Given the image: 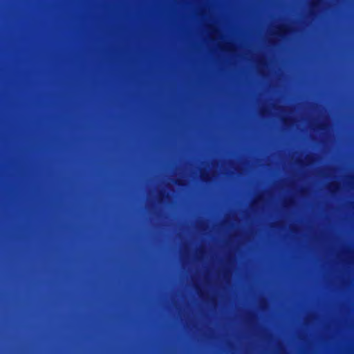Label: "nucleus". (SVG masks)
I'll return each instance as SVG.
<instances>
[{"instance_id": "obj_1", "label": "nucleus", "mask_w": 354, "mask_h": 354, "mask_svg": "<svg viewBox=\"0 0 354 354\" xmlns=\"http://www.w3.org/2000/svg\"><path fill=\"white\" fill-rule=\"evenodd\" d=\"M290 27L287 25H281L277 27V30L273 32V35L281 38L285 37L290 32Z\"/></svg>"}, {"instance_id": "obj_2", "label": "nucleus", "mask_w": 354, "mask_h": 354, "mask_svg": "<svg viewBox=\"0 0 354 354\" xmlns=\"http://www.w3.org/2000/svg\"><path fill=\"white\" fill-rule=\"evenodd\" d=\"M321 0H311L310 2V13L312 16H315V10H317L320 6Z\"/></svg>"}, {"instance_id": "obj_3", "label": "nucleus", "mask_w": 354, "mask_h": 354, "mask_svg": "<svg viewBox=\"0 0 354 354\" xmlns=\"http://www.w3.org/2000/svg\"><path fill=\"white\" fill-rule=\"evenodd\" d=\"M339 189V185L338 183H332L329 185L328 189L331 193L336 192Z\"/></svg>"}, {"instance_id": "obj_4", "label": "nucleus", "mask_w": 354, "mask_h": 354, "mask_svg": "<svg viewBox=\"0 0 354 354\" xmlns=\"http://www.w3.org/2000/svg\"><path fill=\"white\" fill-rule=\"evenodd\" d=\"M291 119L289 118H287V117H283L282 118V121H283V123L285 124V125H287L289 124L290 122H291Z\"/></svg>"}, {"instance_id": "obj_5", "label": "nucleus", "mask_w": 354, "mask_h": 354, "mask_svg": "<svg viewBox=\"0 0 354 354\" xmlns=\"http://www.w3.org/2000/svg\"><path fill=\"white\" fill-rule=\"evenodd\" d=\"M165 197V194L164 192H160L159 194H158V199H159V201H161L162 200V198H164Z\"/></svg>"}, {"instance_id": "obj_6", "label": "nucleus", "mask_w": 354, "mask_h": 354, "mask_svg": "<svg viewBox=\"0 0 354 354\" xmlns=\"http://www.w3.org/2000/svg\"><path fill=\"white\" fill-rule=\"evenodd\" d=\"M326 127V125L324 123H321L317 125V129L319 130H324Z\"/></svg>"}, {"instance_id": "obj_7", "label": "nucleus", "mask_w": 354, "mask_h": 354, "mask_svg": "<svg viewBox=\"0 0 354 354\" xmlns=\"http://www.w3.org/2000/svg\"><path fill=\"white\" fill-rule=\"evenodd\" d=\"M175 183L179 186H181V185H183V180H181L180 179H177L175 180Z\"/></svg>"}, {"instance_id": "obj_8", "label": "nucleus", "mask_w": 354, "mask_h": 354, "mask_svg": "<svg viewBox=\"0 0 354 354\" xmlns=\"http://www.w3.org/2000/svg\"><path fill=\"white\" fill-rule=\"evenodd\" d=\"M196 290H197L198 293L200 295H201L203 292H202V290H201V287L197 286H196Z\"/></svg>"}, {"instance_id": "obj_9", "label": "nucleus", "mask_w": 354, "mask_h": 354, "mask_svg": "<svg viewBox=\"0 0 354 354\" xmlns=\"http://www.w3.org/2000/svg\"><path fill=\"white\" fill-rule=\"evenodd\" d=\"M307 160L308 162H311L313 160V158L312 156H308Z\"/></svg>"}, {"instance_id": "obj_10", "label": "nucleus", "mask_w": 354, "mask_h": 354, "mask_svg": "<svg viewBox=\"0 0 354 354\" xmlns=\"http://www.w3.org/2000/svg\"><path fill=\"white\" fill-rule=\"evenodd\" d=\"M290 202H291V201H286L285 205H286L288 203H290Z\"/></svg>"}]
</instances>
